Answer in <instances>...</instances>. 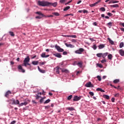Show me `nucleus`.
I'll return each mask as SVG.
<instances>
[{
    "instance_id": "f257e3e1",
    "label": "nucleus",
    "mask_w": 124,
    "mask_h": 124,
    "mask_svg": "<svg viewBox=\"0 0 124 124\" xmlns=\"http://www.w3.org/2000/svg\"><path fill=\"white\" fill-rule=\"evenodd\" d=\"M38 4L40 6H49V4H50V3H49L48 1L45 0L38 1Z\"/></svg>"
},
{
    "instance_id": "f03ea898",
    "label": "nucleus",
    "mask_w": 124,
    "mask_h": 124,
    "mask_svg": "<svg viewBox=\"0 0 124 124\" xmlns=\"http://www.w3.org/2000/svg\"><path fill=\"white\" fill-rule=\"evenodd\" d=\"M84 51H85V49H84V48H79V49L77 50H76L75 51V53L76 54H82V53L83 52H84Z\"/></svg>"
},
{
    "instance_id": "7ed1b4c3",
    "label": "nucleus",
    "mask_w": 124,
    "mask_h": 124,
    "mask_svg": "<svg viewBox=\"0 0 124 124\" xmlns=\"http://www.w3.org/2000/svg\"><path fill=\"white\" fill-rule=\"evenodd\" d=\"M85 86L86 88H93V85L92 84V82L90 81L87 82Z\"/></svg>"
},
{
    "instance_id": "20e7f679",
    "label": "nucleus",
    "mask_w": 124,
    "mask_h": 124,
    "mask_svg": "<svg viewBox=\"0 0 124 124\" xmlns=\"http://www.w3.org/2000/svg\"><path fill=\"white\" fill-rule=\"evenodd\" d=\"M82 98V96H78V95L74 97L73 101H78Z\"/></svg>"
},
{
    "instance_id": "39448f33",
    "label": "nucleus",
    "mask_w": 124,
    "mask_h": 124,
    "mask_svg": "<svg viewBox=\"0 0 124 124\" xmlns=\"http://www.w3.org/2000/svg\"><path fill=\"white\" fill-rule=\"evenodd\" d=\"M12 104L13 105H20V102L19 101V100H12Z\"/></svg>"
},
{
    "instance_id": "423d86ee",
    "label": "nucleus",
    "mask_w": 124,
    "mask_h": 124,
    "mask_svg": "<svg viewBox=\"0 0 124 124\" xmlns=\"http://www.w3.org/2000/svg\"><path fill=\"white\" fill-rule=\"evenodd\" d=\"M55 48L57 50V51L60 52H63V51H64L63 49L61 48V47H60V46H56Z\"/></svg>"
},
{
    "instance_id": "0eeeda50",
    "label": "nucleus",
    "mask_w": 124,
    "mask_h": 124,
    "mask_svg": "<svg viewBox=\"0 0 124 124\" xmlns=\"http://www.w3.org/2000/svg\"><path fill=\"white\" fill-rule=\"evenodd\" d=\"M18 69L20 71V72H22V73H25L26 72V71L23 69V67H22V66L21 65H18Z\"/></svg>"
},
{
    "instance_id": "6e6552de",
    "label": "nucleus",
    "mask_w": 124,
    "mask_h": 124,
    "mask_svg": "<svg viewBox=\"0 0 124 124\" xmlns=\"http://www.w3.org/2000/svg\"><path fill=\"white\" fill-rule=\"evenodd\" d=\"M55 68L56 69V73L57 74H60V69L62 70V68H61L60 66H57Z\"/></svg>"
},
{
    "instance_id": "1a4fd4ad",
    "label": "nucleus",
    "mask_w": 124,
    "mask_h": 124,
    "mask_svg": "<svg viewBox=\"0 0 124 124\" xmlns=\"http://www.w3.org/2000/svg\"><path fill=\"white\" fill-rule=\"evenodd\" d=\"M65 46H66L67 47H69V48H74V47H75V46L74 45H73L72 44H68L67 43H65Z\"/></svg>"
},
{
    "instance_id": "9d476101",
    "label": "nucleus",
    "mask_w": 124,
    "mask_h": 124,
    "mask_svg": "<svg viewBox=\"0 0 124 124\" xmlns=\"http://www.w3.org/2000/svg\"><path fill=\"white\" fill-rule=\"evenodd\" d=\"M49 4H48V6L49 5H52V6H53V7H56L57 6V5H58V2H55L54 3H51L49 2Z\"/></svg>"
},
{
    "instance_id": "9b49d317",
    "label": "nucleus",
    "mask_w": 124,
    "mask_h": 124,
    "mask_svg": "<svg viewBox=\"0 0 124 124\" xmlns=\"http://www.w3.org/2000/svg\"><path fill=\"white\" fill-rule=\"evenodd\" d=\"M65 37H71L72 38H76L77 36L76 35H64Z\"/></svg>"
},
{
    "instance_id": "f8f14e48",
    "label": "nucleus",
    "mask_w": 124,
    "mask_h": 124,
    "mask_svg": "<svg viewBox=\"0 0 124 124\" xmlns=\"http://www.w3.org/2000/svg\"><path fill=\"white\" fill-rule=\"evenodd\" d=\"M12 93L11 92V91H8L5 94V97H8L9 96V94H12Z\"/></svg>"
},
{
    "instance_id": "ddd939ff",
    "label": "nucleus",
    "mask_w": 124,
    "mask_h": 124,
    "mask_svg": "<svg viewBox=\"0 0 124 124\" xmlns=\"http://www.w3.org/2000/svg\"><path fill=\"white\" fill-rule=\"evenodd\" d=\"M100 2V0L98 1L97 2H96L95 3H93V4H91L90 5V7H93L94 6H95L96 5V4H98V3Z\"/></svg>"
},
{
    "instance_id": "4468645a",
    "label": "nucleus",
    "mask_w": 124,
    "mask_h": 124,
    "mask_svg": "<svg viewBox=\"0 0 124 124\" xmlns=\"http://www.w3.org/2000/svg\"><path fill=\"white\" fill-rule=\"evenodd\" d=\"M23 62H26V63L30 62V57L28 56L27 57H26L24 59Z\"/></svg>"
},
{
    "instance_id": "2eb2a0df",
    "label": "nucleus",
    "mask_w": 124,
    "mask_h": 124,
    "mask_svg": "<svg viewBox=\"0 0 124 124\" xmlns=\"http://www.w3.org/2000/svg\"><path fill=\"white\" fill-rule=\"evenodd\" d=\"M54 56H55V57H56L57 58H62V55H61V53H57L54 54Z\"/></svg>"
},
{
    "instance_id": "dca6fc26",
    "label": "nucleus",
    "mask_w": 124,
    "mask_h": 124,
    "mask_svg": "<svg viewBox=\"0 0 124 124\" xmlns=\"http://www.w3.org/2000/svg\"><path fill=\"white\" fill-rule=\"evenodd\" d=\"M75 63H76L77 65H78L79 67H82L83 63L82 62H78L77 63V62H75Z\"/></svg>"
},
{
    "instance_id": "f3484780",
    "label": "nucleus",
    "mask_w": 124,
    "mask_h": 124,
    "mask_svg": "<svg viewBox=\"0 0 124 124\" xmlns=\"http://www.w3.org/2000/svg\"><path fill=\"white\" fill-rule=\"evenodd\" d=\"M119 53L122 57L124 56V50L123 49H120L119 50Z\"/></svg>"
},
{
    "instance_id": "a211bd4d",
    "label": "nucleus",
    "mask_w": 124,
    "mask_h": 124,
    "mask_svg": "<svg viewBox=\"0 0 124 124\" xmlns=\"http://www.w3.org/2000/svg\"><path fill=\"white\" fill-rule=\"evenodd\" d=\"M36 14H38L40 16H42V17H46V16L43 15L41 12H36Z\"/></svg>"
},
{
    "instance_id": "6ab92c4d",
    "label": "nucleus",
    "mask_w": 124,
    "mask_h": 124,
    "mask_svg": "<svg viewBox=\"0 0 124 124\" xmlns=\"http://www.w3.org/2000/svg\"><path fill=\"white\" fill-rule=\"evenodd\" d=\"M105 47V45L104 44H102L98 46V48L99 49H103V48H104Z\"/></svg>"
},
{
    "instance_id": "aec40b11",
    "label": "nucleus",
    "mask_w": 124,
    "mask_h": 124,
    "mask_svg": "<svg viewBox=\"0 0 124 124\" xmlns=\"http://www.w3.org/2000/svg\"><path fill=\"white\" fill-rule=\"evenodd\" d=\"M27 104H28V102L21 103L19 105V107H21V106H23L24 105H27Z\"/></svg>"
},
{
    "instance_id": "412c9836",
    "label": "nucleus",
    "mask_w": 124,
    "mask_h": 124,
    "mask_svg": "<svg viewBox=\"0 0 124 124\" xmlns=\"http://www.w3.org/2000/svg\"><path fill=\"white\" fill-rule=\"evenodd\" d=\"M96 91L97 92H101V93H105V91L102 90V89H101V88H97L96 89Z\"/></svg>"
},
{
    "instance_id": "4be33fe9",
    "label": "nucleus",
    "mask_w": 124,
    "mask_h": 124,
    "mask_svg": "<svg viewBox=\"0 0 124 124\" xmlns=\"http://www.w3.org/2000/svg\"><path fill=\"white\" fill-rule=\"evenodd\" d=\"M108 60H110V61H112V59H113V55L112 54H109L108 56Z\"/></svg>"
},
{
    "instance_id": "5701e85b",
    "label": "nucleus",
    "mask_w": 124,
    "mask_h": 124,
    "mask_svg": "<svg viewBox=\"0 0 124 124\" xmlns=\"http://www.w3.org/2000/svg\"><path fill=\"white\" fill-rule=\"evenodd\" d=\"M103 97L106 99H109L110 97L108 95H103Z\"/></svg>"
},
{
    "instance_id": "b1692460",
    "label": "nucleus",
    "mask_w": 124,
    "mask_h": 124,
    "mask_svg": "<svg viewBox=\"0 0 124 124\" xmlns=\"http://www.w3.org/2000/svg\"><path fill=\"white\" fill-rule=\"evenodd\" d=\"M108 55V52H106L104 54L102 53V57L103 59H105V57Z\"/></svg>"
},
{
    "instance_id": "393cba45",
    "label": "nucleus",
    "mask_w": 124,
    "mask_h": 124,
    "mask_svg": "<svg viewBox=\"0 0 124 124\" xmlns=\"http://www.w3.org/2000/svg\"><path fill=\"white\" fill-rule=\"evenodd\" d=\"M109 43H110V44H111V45H114V41H112V40H111V39H110V38H108Z\"/></svg>"
},
{
    "instance_id": "a878e982",
    "label": "nucleus",
    "mask_w": 124,
    "mask_h": 124,
    "mask_svg": "<svg viewBox=\"0 0 124 124\" xmlns=\"http://www.w3.org/2000/svg\"><path fill=\"white\" fill-rule=\"evenodd\" d=\"M67 110H69V111H74V108L73 107H68L66 108Z\"/></svg>"
},
{
    "instance_id": "bb28decb",
    "label": "nucleus",
    "mask_w": 124,
    "mask_h": 124,
    "mask_svg": "<svg viewBox=\"0 0 124 124\" xmlns=\"http://www.w3.org/2000/svg\"><path fill=\"white\" fill-rule=\"evenodd\" d=\"M32 64L34 65H37L38 64V61H33Z\"/></svg>"
},
{
    "instance_id": "cd10ccee",
    "label": "nucleus",
    "mask_w": 124,
    "mask_h": 124,
    "mask_svg": "<svg viewBox=\"0 0 124 124\" xmlns=\"http://www.w3.org/2000/svg\"><path fill=\"white\" fill-rule=\"evenodd\" d=\"M9 33L11 36H12L13 37H14V36H15V34H14V32H13V31H9Z\"/></svg>"
},
{
    "instance_id": "c85d7f7f",
    "label": "nucleus",
    "mask_w": 124,
    "mask_h": 124,
    "mask_svg": "<svg viewBox=\"0 0 124 124\" xmlns=\"http://www.w3.org/2000/svg\"><path fill=\"white\" fill-rule=\"evenodd\" d=\"M110 7H114V8H116V7H119V5L118 4H114V5H110Z\"/></svg>"
},
{
    "instance_id": "c756f323",
    "label": "nucleus",
    "mask_w": 124,
    "mask_h": 124,
    "mask_svg": "<svg viewBox=\"0 0 124 124\" xmlns=\"http://www.w3.org/2000/svg\"><path fill=\"white\" fill-rule=\"evenodd\" d=\"M68 9H70V6H67V7H65L63 9V11H67V10H68Z\"/></svg>"
},
{
    "instance_id": "7c9ffc66",
    "label": "nucleus",
    "mask_w": 124,
    "mask_h": 124,
    "mask_svg": "<svg viewBox=\"0 0 124 124\" xmlns=\"http://www.w3.org/2000/svg\"><path fill=\"white\" fill-rule=\"evenodd\" d=\"M62 72H65V73H68V70L65 69H61Z\"/></svg>"
},
{
    "instance_id": "2f4dec72",
    "label": "nucleus",
    "mask_w": 124,
    "mask_h": 124,
    "mask_svg": "<svg viewBox=\"0 0 124 124\" xmlns=\"http://www.w3.org/2000/svg\"><path fill=\"white\" fill-rule=\"evenodd\" d=\"M96 65L97 66H98V67H100V68H102L103 67V65L101 64L97 63Z\"/></svg>"
},
{
    "instance_id": "473e14b6",
    "label": "nucleus",
    "mask_w": 124,
    "mask_h": 124,
    "mask_svg": "<svg viewBox=\"0 0 124 124\" xmlns=\"http://www.w3.org/2000/svg\"><path fill=\"white\" fill-rule=\"evenodd\" d=\"M39 71L41 72V73H45L46 71L44 70H41V69L39 68Z\"/></svg>"
},
{
    "instance_id": "72a5a7b5",
    "label": "nucleus",
    "mask_w": 124,
    "mask_h": 124,
    "mask_svg": "<svg viewBox=\"0 0 124 124\" xmlns=\"http://www.w3.org/2000/svg\"><path fill=\"white\" fill-rule=\"evenodd\" d=\"M96 56L98 58H101L102 57V53H98L96 54Z\"/></svg>"
},
{
    "instance_id": "f704fd0d",
    "label": "nucleus",
    "mask_w": 124,
    "mask_h": 124,
    "mask_svg": "<svg viewBox=\"0 0 124 124\" xmlns=\"http://www.w3.org/2000/svg\"><path fill=\"white\" fill-rule=\"evenodd\" d=\"M119 82H120L119 79H115L113 81V83H114V84H117V83H119Z\"/></svg>"
},
{
    "instance_id": "c9c22d12",
    "label": "nucleus",
    "mask_w": 124,
    "mask_h": 124,
    "mask_svg": "<svg viewBox=\"0 0 124 124\" xmlns=\"http://www.w3.org/2000/svg\"><path fill=\"white\" fill-rule=\"evenodd\" d=\"M50 101H51V100H50V99H48L47 100H46L45 102H44V104H46L47 103H49V102H50Z\"/></svg>"
},
{
    "instance_id": "e433bc0d",
    "label": "nucleus",
    "mask_w": 124,
    "mask_h": 124,
    "mask_svg": "<svg viewBox=\"0 0 124 124\" xmlns=\"http://www.w3.org/2000/svg\"><path fill=\"white\" fill-rule=\"evenodd\" d=\"M72 97H73V96L72 95H70L69 96H68L67 100H70V99H71V98H72Z\"/></svg>"
},
{
    "instance_id": "4c0bfd02",
    "label": "nucleus",
    "mask_w": 124,
    "mask_h": 124,
    "mask_svg": "<svg viewBox=\"0 0 124 124\" xmlns=\"http://www.w3.org/2000/svg\"><path fill=\"white\" fill-rule=\"evenodd\" d=\"M43 17H45V16H36L35 18L36 19H41L42 18H43Z\"/></svg>"
},
{
    "instance_id": "58836bf2",
    "label": "nucleus",
    "mask_w": 124,
    "mask_h": 124,
    "mask_svg": "<svg viewBox=\"0 0 124 124\" xmlns=\"http://www.w3.org/2000/svg\"><path fill=\"white\" fill-rule=\"evenodd\" d=\"M41 57L42 58H45V57H46L45 52L42 53Z\"/></svg>"
},
{
    "instance_id": "ea45409f",
    "label": "nucleus",
    "mask_w": 124,
    "mask_h": 124,
    "mask_svg": "<svg viewBox=\"0 0 124 124\" xmlns=\"http://www.w3.org/2000/svg\"><path fill=\"white\" fill-rule=\"evenodd\" d=\"M124 47V42L120 43V48H123Z\"/></svg>"
},
{
    "instance_id": "a19ab883",
    "label": "nucleus",
    "mask_w": 124,
    "mask_h": 124,
    "mask_svg": "<svg viewBox=\"0 0 124 124\" xmlns=\"http://www.w3.org/2000/svg\"><path fill=\"white\" fill-rule=\"evenodd\" d=\"M100 10H101L102 11V12H104V11H105L106 9H105V8H104V7H101L100 8Z\"/></svg>"
},
{
    "instance_id": "79ce46f5",
    "label": "nucleus",
    "mask_w": 124,
    "mask_h": 124,
    "mask_svg": "<svg viewBox=\"0 0 124 124\" xmlns=\"http://www.w3.org/2000/svg\"><path fill=\"white\" fill-rule=\"evenodd\" d=\"M89 93L90 95H92V96H93L94 95V93L92 92H89Z\"/></svg>"
},
{
    "instance_id": "37998d69",
    "label": "nucleus",
    "mask_w": 124,
    "mask_h": 124,
    "mask_svg": "<svg viewBox=\"0 0 124 124\" xmlns=\"http://www.w3.org/2000/svg\"><path fill=\"white\" fill-rule=\"evenodd\" d=\"M53 15L55 16H60V14L59 13H53Z\"/></svg>"
},
{
    "instance_id": "c03bdc74",
    "label": "nucleus",
    "mask_w": 124,
    "mask_h": 124,
    "mask_svg": "<svg viewBox=\"0 0 124 124\" xmlns=\"http://www.w3.org/2000/svg\"><path fill=\"white\" fill-rule=\"evenodd\" d=\"M112 24L113 23L112 22H109L108 23V27H109V28H110V27H112Z\"/></svg>"
},
{
    "instance_id": "a18cd8bd",
    "label": "nucleus",
    "mask_w": 124,
    "mask_h": 124,
    "mask_svg": "<svg viewBox=\"0 0 124 124\" xmlns=\"http://www.w3.org/2000/svg\"><path fill=\"white\" fill-rule=\"evenodd\" d=\"M97 78L98 79V81H101V77H100V76H97Z\"/></svg>"
},
{
    "instance_id": "49530a36",
    "label": "nucleus",
    "mask_w": 124,
    "mask_h": 124,
    "mask_svg": "<svg viewBox=\"0 0 124 124\" xmlns=\"http://www.w3.org/2000/svg\"><path fill=\"white\" fill-rule=\"evenodd\" d=\"M96 48H97V46H96V45H94L93 46V49L94 50H96Z\"/></svg>"
},
{
    "instance_id": "de8ad7c7",
    "label": "nucleus",
    "mask_w": 124,
    "mask_h": 124,
    "mask_svg": "<svg viewBox=\"0 0 124 124\" xmlns=\"http://www.w3.org/2000/svg\"><path fill=\"white\" fill-rule=\"evenodd\" d=\"M114 89H116L117 90H121V88H120V86H118L117 87L116 86H114Z\"/></svg>"
},
{
    "instance_id": "09e8293b",
    "label": "nucleus",
    "mask_w": 124,
    "mask_h": 124,
    "mask_svg": "<svg viewBox=\"0 0 124 124\" xmlns=\"http://www.w3.org/2000/svg\"><path fill=\"white\" fill-rule=\"evenodd\" d=\"M119 96H120V93H117L114 95V96H115V97H119Z\"/></svg>"
},
{
    "instance_id": "8fccbe9b",
    "label": "nucleus",
    "mask_w": 124,
    "mask_h": 124,
    "mask_svg": "<svg viewBox=\"0 0 124 124\" xmlns=\"http://www.w3.org/2000/svg\"><path fill=\"white\" fill-rule=\"evenodd\" d=\"M36 99H39L40 97H41V96L38 95V94L36 95Z\"/></svg>"
},
{
    "instance_id": "3c124183",
    "label": "nucleus",
    "mask_w": 124,
    "mask_h": 124,
    "mask_svg": "<svg viewBox=\"0 0 124 124\" xmlns=\"http://www.w3.org/2000/svg\"><path fill=\"white\" fill-rule=\"evenodd\" d=\"M119 1H112V3H118Z\"/></svg>"
},
{
    "instance_id": "603ef678",
    "label": "nucleus",
    "mask_w": 124,
    "mask_h": 124,
    "mask_svg": "<svg viewBox=\"0 0 124 124\" xmlns=\"http://www.w3.org/2000/svg\"><path fill=\"white\" fill-rule=\"evenodd\" d=\"M16 124V121L14 120L13 121H12L10 124Z\"/></svg>"
},
{
    "instance_id": "864d4df0",
    "label": "nucleus",
    "mask_w": 124,
    "mask_h": 124,
    "mask_svg": "<svg viewBox=\"0 0 124 124\" xmlns=\"http://www.w3.org/2000/svg\"><path fill=\"white\" fill-rule=\"evenodd\" d=\"M64 1H65V0H60V2H61V3H63Z\"/></svg>"
},
{
    "instance_id": "5fc2aeb1",
    "label": "nucleus",
    "mask_w": 124,
    "mask_h": 124,
    "mask_svg": "<svg viewBox=\"0 0 124 124\" xmlns=\"http://www.w3.org/2000/svg\"><path fill=\"white\" fill-rule=\"evenodd\" d=\"M108 16H113V14H111V13H108Z\"/></svg>"
},
{
    "instance_id": "6e6d98bb",
    "label": "nucleus",
    "mask_w": 124,
    "mask_h": 124,
    "mask_svg": "<svg viewBox=\"0 0 124 124\" xmlns=\"http://www.w3.org/2000/svg\"><path fill=\"white\" fill-rule=\"evenodd\" d=\"M72 2V0L69 1L67 3H65V5L66 4H69V3H71V2Z\"/></svg>"
},
{
    "instance_id": "4d7b16f0",
    "label": "nucleus",
    "mask_w": 124,
    "mask_h": 124,
    "mask_svg": "<svg viewBox=\"0 0 124 124\" xmlns=\"http://www.w3.org/2000/svg\"><path fill=\"white\" fill-rule=\"evenodd\" d=\"M27 64H28V63L24 62H23V65H24V66H25L26 67H27V65H28Z\"/></svg>"
},
{
    "instance_id": "13d9d810",
    "label": "nucleus",
    "mask_w": 124,
    "mask_h": 124,
    "mask_svg": "<svg viewBox=\"0 0 124 124\" xmlns=\"http://www.w3.org/2000/svg\"><path fill=\"white\" fill-rule=\"evenodd\" d=\"M101 62L102 63H104V62H106V60H102Z\"/></svg>"
},
{
    "instance_id": "bf43d9fd",
    "label": "nucleus",
    "mask_w": 124,
    "mask_h": 124,
    "mask_svg": "<svg viewBox=\"0 0 124 124\" xmlns=\"http://www.w3.org/2000/svg\"><path fill=\"white\" fill-rule=\"evenodd\" d=\"M50 108V106H45V109H49Z\"/></svg>"
},
{
    "instance_id": "052dcab7",
    "label": "nucleus",
    "mask_w": 124,
    "mask_h": 124,
    "mask_svg": "<svg viewBox=\"0 0 124 124\" xmlns=\"http://www.w3.org/2000/svg\"><path fill=\"white\" fill-rule=\"evenodd\" d=\"M83 13H88V11L83 10Z\"/></svg>"
},
{
    "instance_id": "680f3d73",
    "label": "nucleus",
    "mask_w": 124,
    "mask_h": 124,
    "mask_svg": "<svg viewBox=\"0 0 124 124\" xmlns=\"http://www.w3.org/2000/svg\"><path fill=\"white\" fill-rule=\"evenodd\" d=\"M111 101L112 102H115V98H112Z\"/></svg>"
},
{
    "instance_id": "e2e57ef3",
    "label": "nucleus",
    "mask_w": 124,
    "mask_h": 124,
    "mask_svg": "<svg viewBox=\"0 0 124 124\" xmlns=\"http://www.w3.org/2000/svg\"><path fill=\"white\" fill-rule=\"evenodd\" d=\"M72 42H74L75 43L76 42H77V41L76 39H72Z\"/></svg>"
},
{
    "instance_id": "0e129e2a",
    "label": "nucleus",
    "mask_w": 124,
    "mask_h": 124,
    "mask_svg": "<svg viewBox=\"0 0 124 124\" xmlns=\"http://www.w3.org/2000/svg\"><path fill=\"white\" fill-rule=\"evenodd\" d=\"M63 55H67V52L66 51H64L63 52Z\"/></svg>"
},
{
    "instance_id": "69168bd1",
    "label": "nucleus",
    "mask_w": 124,
    "mask_h": 124,
    "mask_svg": "<svg viewBox=\"0 0 124 124\" xmlns=\"http://www.w3.org/2000/svg\"><path fill=\"white\" fill-rule=\"evenodd\" d=\"M40 103H42L43 102V99L41 98L40 100Z\"/></svg>"
},
{
    "instance_id": "338daca9",
    "label": "nucleus",
    "mask_w": 124,
    "mask_h": 124,
    "mask_svg": "<svg viewBox=\"0 0 124 124\" xmlns=\"http://www.w3.org/2000/svg\"><path fill=\"white\" fill-rule=\"evenodd\" d=\"M32 102L33 103H34L35 104H36L37 103L35 101V100H32Z\"/></svg>"
},
{
    "instance_id": "774afa93",
    "label": "nucleus",
    "mask_w": 124,
    "mask_h": 124,
    "mask_svg": "<svg viewBox=\"0 0 124 124\" xmlns=\"http://www.w3.org/2000/svg\"><path fill=\"white\" fill-rule=\"evenodd\" d=\"M122 31H124V28H121Z\"/></svg>"
}]
</instances>
